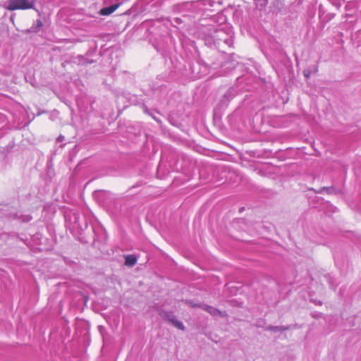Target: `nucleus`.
Wrapping results in <instances>:
<instances>
[{
  "mask_svg": "<svg viewBox=\"0 0 361 361\" xmlns=\"http://www.w3.org/2000/svg\"><path fill=\"white\" fill-rule=\"evenodd\" d=\"M211 39L215 45L219 46L223 42L228 47H231L233 42V33L231 30L226 31L224 28L215 29L211 32Z\"/></svg>",
  "mask_w": 361,
  "mask_h": 361,
  "instance_id": "1",
  "label": "nucleus"
},
{
  "mask_svg": "<svg viewBox=\"0 0 361 361\" xmlns=\"http://www.w3.org/2000/svg\"><path fill=\"white\" fill-rule=\"evenodd\" d=\"M33 0H9L6 8L9 11L26 10L34 8Z\"/></svg>",
  "mask_w": 361,
  "mask_h": 361,
  "instance_id": "2",
  "label": "nucleus"
},
{
  "mask_svg": "<svg viewBox=\"0 0 361 361\" xmlns=\"http://www.w3.org/2000/svg\"><path fill=\"white\" fill-rule=\"evenodd\" d=\"M120 6V4H116L100 10L99 13L102 16H109L114 13Z\"/></svg>",
  "mask_w": 361,
  "mask_h": 361,
  "instance_id": "3",
  "label": "nucleus"
},
{
  "mask_svg": "<svg viewBox=\"0 0 361 361\" xmlns=\"http://www.w3.org/2000/svg\"><path fill=\"white\" fill-rule=\"evenodd\" d=\"M137 262V258L133 255H128L125 257V264L128 267L134 266Z\"/></svg>",
  "mask_w": 361,
  "mask_h": 361,
  "instance_id": "4",
  "label": "nucleus"
},
{
  "mask_svg": "<svg viewBox=\"0 0 361 361\" xmlns=\"http://www.w3.org/2000/svg\"><path fill=\"white\" fill-rule=\"evenodd\" d=\"M166 317H168V319L171 321L176 328L180 330L184 329V325L181 322L176 319L173 317H172L171 318L169 315H167Z\"/></svg>",
  "mask_w": 361,
  "mask_h": 361,
  "instance_id": "5",
  "label": "nucleus"
},
{
  "mask_svg": "<svg viewBox=\"0 0 361 361\" xmlns=\"http://www.w3.org/2000/svg\"><path fill=\"white\" fill-rule=\"evenodd\" d=\"M203 308H204V310H205L207 312H209L212 315H216L220 313L217 309H216L213 307H211V306L204 305Z\"/></svg>",
  "mask_w": 361,
  "mask_h": 361,
  "instance_id": "6",
  "label": "nucleus"
},
{
  "mask_svg": "<svg viewBox=\"0 0 361 361\" xmlns=\"http://www.w3.org/2000/svg\"><path fill=\"white\" fill-rule=\"evenodd\" d=\"M233 90H231V89L228 90L227 91V92H226V93H225L224 97H233Z\"/></svg>",
  "mask_w": 361,
  "mask_h": 361,
  "instance_id": "7",
  "label": "nucleus"
},
{
  "mask_svg": "<svg viewBox=\"0 0 361 361\" xmlns=\"http://www.w3.org/2000/svg\"><path fill=\"white\" fill-rule=\"evenodd\" d=\"M32 219V217L29 215H26L25 216L23 217V219H22L23 221H25V222H28L30 221V220Z\"/></svg>",
  "mask_w": 361,
  "mask_h": 361,
  "instance_id": "8",
  "label": "nucleus"
},
{
  "mask_svg": "<svg viewBox=\"0 0 361 361\" xmlns=\"http://www.w3.org/2000/svg\"><path fill=\"white\" fill-rule=\"evenodd\" d=\"M37 26H38V27H42V21H41V20H37Z\"/></svg>",
  "mask_w": 361,
  "mask_h": 361,
  "instance_id": "9",
  "label": "nucleus"
},
{
  "mask_svg": "<svg viewBox=\"0 0 361 361\" xmlns=\"http://www.w3.org/2000/svg\"><path fill=\"white\" fill-rule=\"evenodd\" d=\"M304 75L305 76V78H308L309 76H310V73L307 71H304Z\"/></svg>",
  "mask_w": 361,
  "mask_h": 361,
  "instance_id": "10",
  "label": "nucleus"
},
{
  "mask_svg": "<svg viewBox=\"0 0 361 361\" xmlns=\"http://www.w3.org/2000/svg\"><path fill=\"white\" fill-rule=\"evenodd\" d=\"M64 140V137L62 136V135H60L58 138H57V140L58 141H62Z\"/></svg>",
  "mask_w": 361,
  "mask_h": 361,
  "instance_id": "11",
  "label": "nucleus"
},
{
  "mask_svg": "<svg viewBox=\"0 0 361 361\" xmlns=\"http://www.w3.org/2000/svg\"><path fill=\"white\" fill-rule=\"evenodd\" d=\"M209 40H210V39H209V37H208L206 39V42H207V43H210Z\"/></svg>",
  "mask_w": 361,
  "mask_h": 361,
  "instance_id": "12",
  "label": "nucleus"
}]
</instances>
